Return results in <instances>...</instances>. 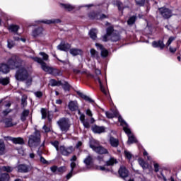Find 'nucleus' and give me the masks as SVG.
Wrapping results in <instances>:
<instances>
[{
	"mask_svg": "<svg viewBox=\"0 0 181 181\" xmlns=\"http://www.w3.org/2000/svg\"><path fill=\"white\" fill-rule=\"evenodd\" d=\"M40 56H42L43 60L47 61L49 60V55L45 52H40Z\"/></svg>",
	"mask_w": 181,
	"mask_h": 181,
	"instance_id": "48",
	"label": "nucleus"
},
{
	"mask_svg": "<svg viewBox=\"0 0 181 181\" xmlns=\"http://www.w3.org/2000/svg\"><path fill=\"white\" fill-rule=\"evenodd\" d=\"M51 144L54 146V148H56V151H57V152H59L60 147H59V141H51Z\"/></svg>",
	"mask_w": 181,
	"mask_h": 181,
	"instance_id": "40",
	"label": "nucleus"
},
{
	"mask_svg": "<svg viewBox=\"0 0 181 181\" xmlns=\"http://www.w3.org/2000/svg\"><path fill=\"white\" fill-rule=\"evenodd\" d=\"M95 46L96 47H99V49L101 50L102 57H107V56H108V51L104 48V46L98 43H96Z\"/></svg>",
	"mask_w": 181,
	"mask_h": 181,
	"instance_id": "20",
	"label": "nucleus"
},
{
	"mask_svg": "<svg viewBox=\"0 0 181 181\" xmlns=\"http://www.w3.org/2000/svg\"><path fill=\"white\" fill-rule=\"evenodd\" d=\"M35 95H36V97H38V98H40V97H42L43 95V93H42V92L39 91V92H35Z\"/></svg>",
	"mask_w": 181,
	"mask_h": 181,
	"instance_id": "57",
	"label": "nucleus"
},
{
	"mask_svg": "<svg viewBox=\"0 0 181 181\" xmlns=\"http://www.w3.org/2000/svg\"><path fill=\"white\" fill-rule=\"evenodd\" d=\"M79 118L81 122H83L84 121H86V115L84 114L81 115Z\"/></svg>",
	"mask_w": 181,
	"mask_h": 181,
	"instance_id": "55",
	"label": "nucleus"
},
{
	"mask_svg": "<svg viewBox=\"0 0 181 181\" xmlns=\"http://www.w3.org/2000/svg\"><path fill=\"white\" fill-rule=\"evenodd\" d=\"M98 83L100 84V90L102 91V93H105V88H104V86H103V83L101 82L100 79H98Z\"/></svg>",
	"mask_w": 181,
	"mask_h": 181,
	"instance_id": "50",
	"label": "nucleus"
},
{
	"mask_svg": "<svg viewBox=\"0 0 181 181\" xmlns=\"http://www.w3.org/2000/svg\"><path fill=\"white\" fill-rule=\"evenodd\" d=\"M4 124L6 128H11V127H15L18 123L16 122H13V119L12 118H6L4 119Z\"/></svg>",
	"mask_w": 181,
	"mask_h": 181,
	"instance_id": "15",
	"label": "nucleus"
},
{
	"mask_svg": "<svg viewBox=\"0 0 181 181\" xmlns=\"http://www.w3.org/2000/svg\"><path fill=\"white\" fill-rule=\"evenodd\" d=\"M136 1V4L137 5H139V6H144V5L145 4V0H135Z\"/></svg>",
	"mask_w": 181,
	"mask_h": 181,
	"instance_id": "49",
	"label": "nucleus"
},
{
	"mask_svg": "<svg viewBox=\"0 0 181 181\" xmlns=\"http://www.w3.org/2000/svg\"><path fill=\"white\" fill-rule=\"evenodd\" d=\"M93 156L91 155H88L84 160H83V163H85V165H86V166H90V165H91L93 163Z\"/></svg>",
	"mask_w": 181,
	"mask_h": 181,
	"instance_id": "26",
	"label": "nucleus"
},
{
	"mask_svg": "<svg viewBox=\"0 0 181 181\" xmlns=\"http://www.w3.org/2000/svg\"><path fill=\"white\" fill-rule=\"evenodd\" d=\"M11 180V175L8 173H4L0 175V181H9Z\"/></svg>",
	"mask_w": 181,
	"mask_h": 181,
	"instance_id": "24",
	"label": "nucleus"
},
{
	"mask_svg": "<svg viewBox=\"0 0 181 181\" xmlns=\"http://www.w3.org/2000/svg\"><path fill=\"white\" fill-rule=\"evenodd\" d=\"M63 86L64 90H65V91H69V90H70V85L69 84V83L67 82H64V83H62V85H60Z\"/></svg>",
	"mask_w": 181,
	"mask_h": 181,
	"instance_id": "43",
	"label": "nucleus"
},
{
	"mask_svg": "<svg viewBox=\"0 0 181 181\" xmlns=\"http://www.w3.org/2000/svg\"><path fill=\"white\" fill-rule=\"evenodd\" d=\"M118 119H119V122H121V125H122L123 129H124V127H126V128H128V124H127V122L124 121V119H122V117H121V116L118 117Z\"/></svg>",
	"mask_w": 181,
	"mask_h": 181,
	"instance_id": "41",
	"label": "nucleus"
},
{
	"mask_svg": "<svg viewBox=\"0 0 181 181\" xmlns=\"http://www.w3.org/2000/svg\"><path fill=\"white\" fill-rule=\"evenodd\" d=\"M70 54H72V56H78V54H81V49L73 48L70 49Z\"/></svg>",
	"mask_w": 181,
	"mask_h": 181,
	"instance_id": "29",
	"label": "nucleus"
},
{
	"mask_svg": "<svg viewBox=\"0 0 181 181\" xmlns=\"http://www.w3.org/2000/svg\"><path fill=\"white\" fill-rule=\"evenodd\" d=\"M117 6L118 7L119 11H122L124 9L122 3H121L119 1L117 2Z\"/></svg>",
	"mask_w": 181,
	"mask_h": 181,
	"instance_id": "52",
	"label": "nucleus"
},
{
	"mask_svg": "<svg viewBox=\"0 0 181 181\" xmlns=\"http://www.w3.org/2000/svg\"><path fill=\"white\" fill-rule=\"evenodd\" d=\"M8 64L10 69H19V67H22L25 66V62L22 59L16 57H12L8 61Z\"/></svg>",
	"mask_w": 181,
	"mask_h": 181,
	"instance_id": "4",
	"label": "nucleus"
},
{
	"mask_svg": "<svg viewBox=\"0 0 181 181\" xmlns=\"http://www.w3.org/2000/svg\"><path fill=\"white\" fill-rule=\"evenodd\" d=\"M29 110H24L21 113V119L23 122L26 121V118L29 115Z\"/></svg>",
	"mask_w": 181,
	"mask_h": 181,
	"instance_id": "27",
	"label": "nucleus"
},
{
	"mask_svg": "<svg viewBox=\"0 0 181 181\" xmlns=\"http://www.w3.org/2000/svg\"><path fill=\"white\" fill-rule=\"evenodd\" d=\"M118 172L120 177H122V179H125V177H128L129 172L127 168L124 166L120 167Z\"/></svg>",
	"mask_w": 181,
	"mask_h": 181,
	"instance_id": "13",
	"label": "nucleus"
},
{
	"mask_svg": "<svg viewBox=\"0 0 181 181\" xmlns=\"http://www.w3.org/2000/svg\"><path fill=\"white\" fill-rule=\"evenodd\" d=\"M78 95H79V97H81V98H83V100H85V101H88V103H94V100H93V99H91L90 97L84 95V93L78 91L77 92Z\"/></svg>",
	"mask_w": 181,
	"mask_h": 181,
	"instance_id": "21",
	"label": "nucleus"
},
{
	"mask_svg": "<svg viewBox=\"0 0 181 181\" xmlns=\"http://www.w3.org/2000/svg\"><path fill=\"white\" fill-rule=\"evenodd\" d=\"M40 22L41 23H45V25H52V23H62V20L57 18L52 20H43Z\"/></svg>",
	"mask_w": 181,
	"mask_h": 181,
	"instance_id": "18",
	"label": "nucleus"
},
{
	"mask_svg": "<svg viewBox=\"0 0 181 181\" xmlns=\"http://www.w3.org/2000/svg\"><path fill=\"white\" fill-rule=\"evenodd\" d=\"M138 162H139V164L140 165V166H141V168H143V169H146V168H148V164H146V163H145L144 159L139 158Z\"/></svg>",
	"mask_w": 181,
	"mask_h": 181,
	"instance_id": "38",
	"label": "nucleus"
},
{
	"mask_svg": "<svg viewBox=\"0 0 181 181\" xmlns=\"http://www.w3.org/2000/svg\"><path fill=\"white\" fill-rule=\"evenodd\" d=\"M58 152L63 156H69L70 155H71V153H73V152H74V147H73L72 146H70L69 147L60 146Z\"/></svg>",
	"mask_w": 181,
	"mask_h": 181,
	"instance_id": "8",
	"label": "nucleus"
},
{
	"mask_svg": "<svg viewBox=\"0 0 181 181\" xmlns=\"http://www.w3.org/2000/svg\"><path fill=\"white\" fill-rule=\"evenodd\" d=\"M109 142L112 148H118V146L119 145V140L115 139L114 136H110Z\"/></svg>",
	"mask_w": 181,
	"mask_h": 181,
	"instance_id": "16",
	"label": "nucleus"
},
{
	"mask_svg": "<svg viewBox=\"0 0 181 181\" xmlns=\"http://www.w3.org/2000/svg\"><path fill=\"white\" fill-rule=\"evenodd\" d=\"M40 160L41 163H43L44 165H46V163H47V160H46V159H45V158H43L42 156H40Z\"/></svg>",
	"mask_w": 181,
	"mask_h": 181,
	"instance_id": "54",
	"label": "nucleus"
},
{
	"mask_svg": "<svg viewBox=\"0 0 181 181\" xmlns=\"http://www.w3.org/2000/svg\"><path fill=\"white\" fill-rule=\"evenodd\" d=\"M124 155L125 157L129 159V160H131V159H132V154L128 151H124Z\"/></svg>",
	"mask_w": 181,
	"mask_h": 181,
	"instance_id": "44",
	"label": "nucleus"
},
{
	"mask_svg": "<svg viewBox=\"0 0 181 181\" xmlns=\"http://www.w3.org/2000/svg\"><path fill=\"white\" fill-rule=\"evenodd\" d=\"M70 47H71V45H70L69 43L62 42L60 45L57 46V49L63 50L64 52H67V50H69Z\"/></svg>",
	"mask_w": 181,
	"mask_h": 181,
	"instance_id": "14",
	"label": "nucleus"
},
{
	"mask_svg": "<svg viewBox=\"0 0 181 181\" xmlns=\"http://www.w3.org/2000/svg\"><path fill=\"white\" fill-rule=\"evenodd\" d=\"M76 163H74V162H71V172H73V170H74V168H76Z\"/></svg>",
	"mask_w": 181,
	"mask_h": 181,
	"instance_id": "60",
	"label": "nucleus"
},
{
	"mask_svg": "<svg viewBox=\"0 0 181 181\" xmlns=\"http://www.w3.org/2000/svg\"><path fill=\"white\" fill-rule=\"evenodd\" d=\"M86 115H88V117H93V112H91V110L90 109H88L86 110Z\"/></svg>",
	"mask_w": 181,
	"mask_h": 181,
	"instance_id": "63",
	"label": "nucleus"
},
{
	"mask_svg": "<svg viewBox=\"0 0 181 181\" xmlns=\"http://www.w3.org/2000/svg\"><path fill=\"white\" fill-rule=\"evenodd\" d=\"M15 77L18 81H25V80L29 78V73L25 68L21 67L16 71Z\"/></svg>",
	"mask_w": 181,
	"mask_h": 181,
	"instance_id": "5",
	"label": "nucleus"
},
{
	"mask_svg": "<svg viewBox=\"0 0 181 181\" xmlns=\"http://www.w3.org/2000/svg\"><path fill=\"white\" fill-rule=\"evenodd\" d=\"M61 5L62 6V8L66 9V11H68L69 12H71V11H73L75 8L74 6L71 4H62Z\"/></svg>",
	"mask_w": 181,
	"mask_h": 181,
	"instance_id": "35",
	"label": "nucleus"
},
{
	"mask_svg": "<svg viewBox=\"0 0 181 181\" xmlns=\"http://www.w3.org/2000/svg\"><path fill=\"white\" fill-rule=\"evenodd\" d=\"M27 81H26V85L28 86H30V84H32V79L31 78H28V79H26Z\"/></svg>",
	"mask_w": 181,
	"mask_h": 181,
	"instance_id": "62",
	"label": "nucleus"
},
{
	"mask_svg": "<svg viewBox=\"0 0 181 181\" xmlns=\"http://www.w3.org/2000/svg\"><path fill=\"white\" fill-rule=\"evenodd\" d=\"M40 145V132L35 129V132L28 139V146L30 148Z\"/></svg>",
	"mask_w": 181,
	"mask_h": 181,
	"instance_id": "2",
	"label": "nucleus"
},
{
	"mask_svg": "<svg viewBox=\"0 0 181 181\" xmlns=\"http://www.w3.org/2000/svg\"><path fill=\"white\" fill-rule=\"evenodd\" d=\"M89 18L90 19H95V13L94 12H92L89 14Z\"/></svg>",
	"mask_w": 181,
	"mask_h": 181,
	"instance_id": "59",
	"label": "nucleus"
},
{
	"mask_svg": "<svg viewBox=\"0 0 181 181\" xmlns=\"http://www.w3.org/2000/svg\"><path fill=\"white\" fill-rule=\"evenodd\" d=\"M90 148L93 149L96 153H99L100 155H104L108 153V150L107 148L103 147L102 146H99L98 143H91L90 144Z\"/></svg>",
	"mask_w": 181,
	"mask_h": 181,
	"instance_id": "7",
	"label": "nucleus"
},
{
	"mask_svg": "<svg viewBox=\"0 0 181 181\" xmlns=\"http://www.w3.org/2000/svg\"><path fill=\"white\" fill-rule=\"evenodd\" d=\"M9 30L11 32H13L14 33H16L18 30H19V25H11L8 27Z\"/></svg>",
	"mask_w": 181,
	"mask_h": 181,
	"instance_id": "36",
	"label": "nucleus"
},
{
	"mask_svg": "<svg viewBox=\"0 0 181 181\" xmlns=\"http://www.w3.org/2000/svg\"><path fill=\"white\" fill-rule=\"evenodd\" d=\"M114 163H117V160L112 157L107 161H106V166H112Z\"/></svg>",
	"mask_w": 181,
	"mask_h": 181,
	"instance_id": "37",
	"label": "nucleus"
},
{
	"mask_svg": "<svg viewBox=\"0 0 181 181\" xmlns=\"http://www.w3.org/2000/svg\"><path fill=\"white\" fill-rule=\"evenodd\" d=\"M57 124L62 132H67L70 129V120L68 118L62 117L59 119Z\"/></svg>",
	"mask_w": 181,
	"mask_h": 181,
	"instance_id": "6",
	"label": "nucleus"
},
{
	"mask_svg": "<svg viewBox=\"0 0 181 181\" xmlns=\"http://www.w3.org/2000/svg\"><path fill=\"white\" fill-rule=\"evenodd\" d=\"M41 113H42V118L45 119L46 118V117H47V112L46 111V109L42 108Z\"/></svg>",
	"mask_w": 181,
	"mask_h": 181,
	"instance_id": "45",
	"label": "nucleus"
},
{
	"mask_svg": "<svg viewBox=\"0 0 181 181\" xmlns=\"http://www.w3.org/2000/svg\"><path fill=\"white\" fill-rule=\"evenodd\" d=\"M0 84H2L3 86H8V84H9V78H1Z\"/></svg>",
	"mask_w": 181,
	"mask_h": 181,
	"instance_id": "39",
	"label": "nucleus"
},
{
	"mask_svg": "<svg viewBox=\"0 0 181 181\" xmlns=\"http://www.w3.org/2000/svg\"><path fill=\"white\" fill-rule=\"evenodd\" d=\"M17 172L18 173H28L29 172V166L25 164H20L17 166Z\"/></svg>",
	"mask_w": 181,
	"mask_h": 181,
	"instance_id": "12",
	"label": "nucleus"
},
{
	"mask_svg": "<svg viewBox=\"0 0 181 181\" xmlns=\"http://www.w3.org/2000/svg\"><path fill=\"white\" fill-rule=\"evenodd\" d=\"M8 49H12V47H13V46H15V42H13V41L8 40V45H7Z\"/></svg>",
	"mask_w": 181,
	"mask_h": 181,
	"instance_id": "47",
	"label": "nucleus"
},
{
	"mask_svg": "<svg viewBox=\"0 0 181 181\" xmlns=\"http://www.w3.org/2000/svg\"><path fill=\"white\" fill-rule=\"evenodd\" d=\"M5 141H12L13 144L16 145H23L25 141L21 137H11V136H4Z\"/></svg>",
	"mask_w": 181,
	"mask_h": 181,
	"instance_id": "10",
	"label": "nucleus"
},
{
	"mask_svg": "<svg viewBox=\"0 0 181 181\" xmlns=\"http://www.w3.org/2000/svg\"><path fill=\"white\" fill-rule=\"evenodd\" d=\"M83 125L85 128H90V123L88 122H86V120L82 122Z\"/></svg>",
	"mask_w": 181,
	"mask_h": 181,
	"instance_id": "53",
	"label": "nucleus"
},
{
	"mask_svg": "<svg viewBox=\"0 0 181 181\" xmlns=\"http://www.w3.org/2000/svg\"><path fill=\"white\" fill-rule=\"evenodd\" d=\"M154 169L155 172H159V164L154 163Z\"/></svg>",
	"mask_w": 181,
	"mask_h": 181,
	"instance_id": "58",
	"label": "nucleus"
},
{
	"mask_svg": "<svg viewBox=\"0 0 181 181\" xmlns=\"http://www.w3.org/2000/svg\"><path fill=\"white\" fill-rule=\"evenodd\" d=\"M43 33V29L42 28H36L33 31V37H37V36H40Z\"/></svg>",
	"mask_w": 181,
	"mask_h": 181,
	"instance_id": "23",
	"label": "nucleus"
},
{
	"mask_svg": "<svg viewBox=\"0 0 181 181\" xmlns=\"http://www.w3.org/2000/svg\"><path fill=\"white\" fill-rule=\"evenodd\" d=\"M97 29H92L89 32V36L93 40H95L97 39Z\"/></svg>",
	"mask_w": 181,
	"mask_h": 181,
	"instance_id": "28",
	"label": "nucleus"
},
{
	"mask_svg": "<svg viewBox=\"0 0 181 181\" xmlns=\"http://www.w3.org/2000/svg\"><path fill=\"white\" fill-rule=\"evenodd\" d=\"M9 69H11L9 67V65H7L5 64H2L0 66V71H1L2 73H4V74L9 73Z\"/></svg>",
	"mask_w": 181,
	"mask_h": 181,
	"instance_id": "25",
	"label": "nucleus"
},
{
	"mask_svg": "<svg viewBox=\"0 0 181 181\" xmlns=\"http://www.w3.org/2000/svg\"><path fill=\"white\" fill-rule=\"evenodd\" d=\"M106 34L103 35V42H108V37L110 36V40L112 42H118L119 40V35L114 33V27H109L106 30Z\"/></svg>",
	"mask_w": 181,
	"mask_h": 181,
	"instance_id": "3",
	"label": "nucleus"
},
{
	"mask_svg": "<svg viewBox=\"0 0 181 181\" xmlns=\"http://www.w3.org/2000/svg\"><path fill=\"white\" fill-rule=\"evenodd\" d=\"M5 143L0 139V155H5Z\"/></svg>",
	"mask_w": 181,
	"mask_h": 181,
	"instance_id": "32",
	"label": "nucleus"
},
{
	"mask_svg": "<svg viewBox=\"0 0 181 181\" xmlns=\"http://www.w3.org/2000/svg\"><path fill=\"white\" fill-rule=\"evenodd\" d=\"M153 47H159L160 50H163L165 49V44L163 40H158V42L153 41L152 42Z\"/></svg>",
	"mask_w": 181,
	"mask_h": 181,
	"instance_id": "19",
	"label": "nucleus"
},
{
	"mask_svg": "<svg viewBox=\"0 0 181 181\" xmlns=\"http://www.w3.org/2000/svg\"><path fill=\"white\" fill-rule=\"evenodd\" d=\"M124 131L128 135L129 139H128L127 144L129 145H131V144H134V143L136 142V139H135V136H134V135H132V134H131V129H129L127 127H124Z\"/></svg>",
	"mask_w": 181,
	"mask_h": 181,
	"instance_id": "11",
	"label": "nucleus"
},
{
	"mask_svg": "<svg viewBox=\"0 0 181 181\" xmlns=\"http://www.w3.org/2000/svg\"><path fill=\"white\" fill-rule=\"evenodd\" d=\"M136 20V17L133 16H132L127 21L128 25H134L135 23V21Z\"/></svg>",
	"mask_w": 181,
	"mask_h": 181,
	"instance_id": "42",
	"label": "nucleus"
},
{
	"mask_svg": "<svg viewBox=\"0 0 181 181\" xmlns=\"http://www.w3.org/2000/svg\"><path fill=\"white\" fill-rule=\"evenodd\" d=\"M158 12L163 19H169L170 18H172V16L173 15L172 13V10L165 7L159 8Z\"/></svg>",
	"mask_w": 181,
	"mask_h": 181,
	"instance_id": "9",
	"label": "nucleus"
},
{
	"mask_svg": "<svg viewBox=\"0 0 181 181\" xmlns=\"http://www.w3.org/2000/svg\"><path fill=\"white\" fill-rule=\"evenodd\" d=\"M96 169H98V170L99 169L100 170H102V171L108 170H106L105 167H104V166H97Z\"/></svg>",
	"mask_w": 181,
	"mask_h": 181,
	"instance_id": "61",
	"label": "nucleus"
},
{
	"mask_svg": "<svg viewBox=\"0 0 181 181\" xmlns=\"http://www.w3.org/2000/svg\"><path fill=\"white\" fill-rule=\"evenodd\" d=\"M176 37H170L167 43H166V46H170L172 42H173V40H175Z\"/></svg>",
	"mask_w": 181,
	"mask_h": 181,
	"instance_id": "46",
	"label": "nucleus"
},
{
	"mask_svg": "<svg viewBox=\"0 0 181 181\" xmlns=\"http://www.w3.org/2000/svg\"><path fill=\"white\" fill-rule=\"evenodd\" d=\"M33 60L41 64V69L46 73H49V74H52L53 76H62V71L47 66V64L43 62V59L41 58L34 57Z\"/></svg>",
	"mask_w": 181,
	"mask_h": 181,
	"instance_id": "1",
	"label": "nucleus"
},
{
	"mask_svg": "<svg viewBox=\"0 0 181 181\" xmlns=\"http://www.w3.org/2000/svg\"><path fill=\"white\" fill-rule=\"evenodd\" d=\"M26 99H27L26 96H23L21 98V104H22L23 107H25V105L27 104Z\"/></svg>",
	"mask_w": 181,
	"mask_h": 181,
	"instance_id": "51",
	"label": "nucleus"
},
{
	"mask_svg": "<svg viewBox=\"0 0 181 181\" xmlns=\"http://www.w3.org/2000/svg\"><path fill=\"white\" fill-rule=\"evenodd\" d=\"M2 171L11 173V172H13V167L9 165L2 166Z\"/></svg>",
	"mask_w": 181,
	"mask_h": 181,
	"instance_id": "33",
	"label": "nucleus"
},
{
	"mask_svg": "<svg viewBox=\"0 0 181 181\" xmlns=\"http://www.w3.org/2000/svg\"><path fill=\"white\" fill-rule=\"evenodd\" d=\"M49 84L52 87H54V86H63V83H62L61 81H57L54 79H52L49 81Z\"/></svg>",
	"mask_w": 181,
	"mask_h": 181,
	"instance_id": "30",
	"label": "nucleus"
},
{
	"mask_svg": "<svg viewBox=\"0 0 181 181\" xmlns=\"http://www.w3.org/2000/svg\"><path fill=\"white\" fill-rule=\"evenodd\" d=\"M9 112H11V109H7V110L3 111V114L5 117H6V115H8V114H9Z\"/></svg>",
	"mask_w": 181,
	"mask_h": 181,
	"instance_id": "56",
	"label": "nucleus"
},
{
	"mask_svg": "<svg viewBox=\"0 0 181 181\" xmlns=\"http://www.w3.org/2000/svg\"><path fill=\"white\" fill-rule=\"evenodd\" d=\"M93 131L95 134H101L105 131V128L104 127L95 126L93 127Z\"/></svg>",
	"mask_w": 181,
	"mask_h": 181,
	"instance_id": "22",
	"label": "nucleus"
},
{
	"mask_svg": "<svg viewBox=\"0 0 181 181\" xmlns=\"http://www.w3.org/2000/svg\"><path fill=\"white\" fill-rule=\"evenodd\" d=\"M105 115L107 118H115V117H118V112L115 111L113 112H105Z\"/></svg>",
	"mask_w": 181,
	"mask_h": 181,
	"instance_id": "31",
	"label": "nucleus"
},
{
	"mask_svg": "<svg viewBox=\"0 0 181 181\" xmlns=\"http://www.w3.org/2000/svg\"><path fill=\"white\" fill-rule=\"evenodd\" d=\"M45 132H50V128L47 127L46 125L43 127Z\"/></svg>",
	"mask_w": 181,
	"mask_h": 181,
	"instance_id": "64",
	"label": "nucleus"
},
{
	"mask_svg": "<svg viewBox=\"0 0 181 181\" xmlns=\"http://www.w3.org/2000/svg\"><path fill=\"white\" fill-rule=\"evenodd\" d=\"M68 107L70 111H77V110H78V104L77 103V101H70Z\"/></svg>",
	"mask_w": 181,
	"mask_h": 181,
	"instance_id": "17",
	"label": "nucleus"
},
{
	"mask_svg": "<svg viewBox=\"0 0 181 181\" xmlns=\"http://www.w3.org/2000/svg\"><path fill=\"white\" fill-rule=\"evenodd\" d=\"M90 54H91V57H93V59H100V55L98 54V52H97L95 49H90Z\"/></svg>",
	"mask_w": 181,
	"mask_h": 181,
	"instance_id": "34",
	"label": "nucleus"
}]
</instances>
